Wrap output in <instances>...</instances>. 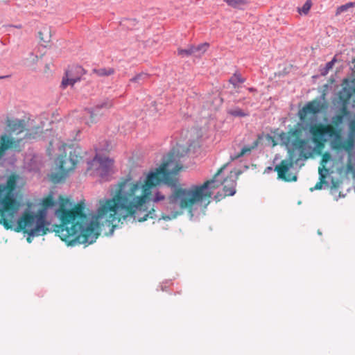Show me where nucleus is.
I'll return each instance as SVG.
<instances>
[{
    "mask_svg": "<svg viewBox=\"0 0 355 355\" xmlns=\"http://www.w3.org/2000/svg\"><path fill=\"white\" fill-rule=\"evenodd\" d=\"M182 168L179 156L171 152L166 161L147 174L143 184L139 182H130V178L122 180L117 184L112 198L99 200L94 220H90L85 213L83 202L76 205L75 245H87L95 242L100 224L115 228L128 218L139 222L155 218V209L147 211L144 206L152 194V189L162 183L175 189L164 202L165 209L170 215H162L164 220L175 218L184 209L191 214L198 208L205 210L211 202L214 190L222 185V182L217 178L224 167L219 168L211 180L188 189L181 187L179 184L178 174Z\"/></svg>",
    "mask_w": 355,
    "mask_h": 355,
    "instance_id": "f257e3e1",
    "label": "nucleus"
},
{
    "mask_svg": "<svg viewBox=\"0 0 355 355\" xmlns=\"http://www.w3.org/2000/svg\"><path fill=\"white\" fill-rule=\"evenodd\" d=\"M19 177L11 174L5 184L0 185V224L5 229L12 228V219L20 208V202L15 198Z\"/></svg>",
    "mask_w": 355,
    "mask_h": 355,
    "instance_id": "f03ea898",
    "label": "nucleus"
},
{
    "mask_svg": "<svg viewBox=\"0 0 355 355\" xmlns=\"http://www.w3.org/2000/svg\"><path fill=\"white\" fill-rule=\"evenodd\" d=\"M60 150L62 153L58 157V165L61 173H54L50 175V180L54 184L62 182L82 158L81 150L78 146L62 144Z\"/></svg>",
    "mask_w": 355,
    "mask_h": 355,
    "instance_id": "7ed1b4c3",
    "label": "nucleus"
},
{
    "mask_svg": "<svg viewBox=\"0 0 355 355\" xmlns=\"http://www.w3.org/2000/svg\"><path fill=\"white\" fill-rule=\"evenodd\" d=\"M49 225L43 211L37 214L25 211L18 220L16 231H23L29 236H42L49 231Z\"/></svg>",
    "mask_w": 355,
    "mask_h": 355,
    "instance_id": "20e7f679",
    "label": "nucleus"
},
{
    "mask_svg": "<svg viewBox=\"0 0 355 355\" xmlns=\"http://www.w3.org/2000/svg\"><path fill=\"white\" fill-rule=\"evenodd\" d=\"M309 132L312 135L313 141L315 144L317 153L321 154L322 150L324 148L327 139L325 135L330 137H334V139H340V131L331 124L316 123L310 126Z\"/></svg>",
    "mask_w": 355,
    "mask_h": 355,
    "instance_id": "39448f33",
    "label": "nucleus"
},
{
    "mask_svg": "<svg viewBox=\"0 0 355 355\" xmlns=\"http://www.w3.org/2000/svg\"><path fill=\"white\" fill-rule=\"evenodd\" d=\"M300 132L297 129H291L288 132H282L279 138L283 144L288 146L293 143V146L300 150V157L307 159L312 156V153L306 152L310 150L311 146L305 139L300 138Z\"/></svg>",
    "mask_w": 355,
    "mask_h": 355,
    "instance_id": "423d86ee",
    "label": "nucleus"
},
{
    "mask_svg": "<svg viewBox=\"0 0 355 355\" xmlns=\"http://www.w3.org/2000/svg\"><path fill=\"white\" fill-rule=\"evenodd\" d=\"M323 108V105L318 99H314L309 102L305 106L299 110L298 116L301 121L309 122L314 120L317 114Z\"/></svg>",
    "mask_w": 355,
    "mask_h": 355,
    "instance_id": "0eeeda50",
    "label": "nucleus"
},
{
    "mask_svg": "<svg viewBox=\"0 0 355 355\" xmlns=\"http://www.w3.org/2000/svg\"><path fill=\"white\" fill-rule=\"evenodd\" d=\"M85 74L84 69L78 65L69 66L66 70L60 87L62 89L68 86L73 87L74 84L80 80L81 77Z\"/></svg>",
    "mask_w": 355,
    "mask_h": 355,
    "instance_id": "6e6552de",
    "label": "nucleus"
},
{
    "mask_svg": "<svg viewBox=\"0 0 355 355\" xmlns=\"http://www.w3.org/2000/svg\"><path fill=\"white\" fill-rule=\"evenodd\" d=\"M355 143V119L351 120L349 123V135L346 141H341V138L338 140L334 139L331 142L333 149L336 150H345L347 152H351Z\"/></svg>",
    "mask_w": 355,
    "mask_h": 355,
    "instance_id": "1a4fd4ad",
    "label": "nucleus"
},
{
    "mask_svg": "<svg viewBox=\"0 0 355 355\" xmlns=\"http://www.w3.org/2000/svg\"><path fill=\"white\" fill-rule=\"evenodd\" d=\"M339 100L342 103L343 110L345 111L348 105L355 106V80L347 83L339 92Z\"/></svg>",
    "mask_w": 355,
    "mask_h": 355,
    "instance_id": "9d476101",
    "label": "nucleus"
},
{
    "mask_svg": "<svg viewBox=\"0 0 355 355\" xmlns=\"http://www.w3.org/2000/svg\"><path fill=\"white\" fill-rule=\"evenodd\" d=\"M294 162L288 159H283L279 165L275 168L277 171L278 178L285 182H295L297 180V176L295 174L289 173V170L293 166Z\"/></svg>",
    "mask_w": 355,
    "mask_h": 355,
    "instance_id": "9b49d317",
    "label": "nucleus"
},
{
    "mask_svg": "<svg viewBox=\"0 0 355 355\" xmlns=\"http://www.w3.org/2000/svg\"><path fill=\"white\" fill-rule=\"evenodd\" d=\"M236 173L233 174V172L232 171L225 179H224L223 182H222V184L223 185V193H220L218 192L215 196V199L217 201L220 200L221 199L224 198L226 196H231L234 195L236 193V180L234 178Z\"/></svg>",
    "mask_w": 355,
    "mask_h": 355,
    "instance_id": "f8f14e48",
    "label": "nucleus"
},
{
    "mask_svg": "<svg viewBox=\"0 0 355 355\" xmlns=\"http://www.w3.org/2000/svg\"><path fill=\"white\" fill-rule=\"evenodd\" d=\"M7 125L9 131L16 135L23 132L26 129V122L23 119H8Z\"/></svg>",
    "mask_w": 355,
    "mask_h": 355,
    "instance_id": "ddd939ff",
    "label": "nucleus"
},
{
    "mask_svg": "<svg viewBox=\"0 0 355 355\" xmlns=\"http://www.w3.org/2000/svg\"><path fill=\"white\" fill-rule=\"evenodd\" d=\"M102 114L101 112L95 107L92 109L87 110L84 116L85 124L92 125V124L96 123Z\"/></svg>",
    "mask_w": 355,
    "mask_h": 355,
    "instance_id": "4468645a",
    "label": "nucleus"
},
{
    "mask_svg": "<svg viewBox=\"0 0 355 355\" xmlns=\"http://www.w3.org/2000/svg\"><path fill=\"white\" fill-rule=\"evenodd\" d=\"M21 139L15 141L13 139H10L6 135H3L0 139V158L4 155L6 150L12 147L17 143L19 144Z\"/></svg>",
    "mask_w": 355,
    "mask_h": 355,
    "instance_id": "2eb2a0df",
    "label": "nucleus"
},
{
    "mask_svg": "<svg viewBox=\"0 0 355 355\" xmlns=\"http://www.w3.org/2000/svg\"><path fill=\"white\" fill-rule=\"evenodd\" d=\"M261 139V136L259 135L258 138L255 141H254L252 146H244L241 149V152L237 155L235 156V158H239V157L245 155L247 153H250L253 149L256 148L258 146Z\"/></svg>",
    "mask_w": 355,
    "mask_h": 355,
    "instance_id": "dca6fc26",
    "label": "nucleus"
},
{
    "mask_svg": "<svg viewBox=\"0 0 355 355\" xmlns=\"http://www.w3.org/2000/svg\"><path fill=\"white\" fill-rule=\"evenodd\" d=\"M94 165H99L103 168H107L112 164V161L107 157L96 155L93 159Z\"/></svg>",
    "mask_w": 355,
    "mask_h": 355,
    "instance_id": "f3484780",
    "label": "nucleus"
},
{
    "mask_svg": "<svg viewBox=\"0 0 355 355\" xmlns=\"http://www.w3.org/2000/svg\"><path fill=\"white\" fill-rule=\"evenodd\" d=\"M39 38L44 44H48L51 40V31L49 28H43L38 33Z\"/></svg>",
    "mask_w": 355,
    "mask_h": 355,
    "instance_id": "a211bd4d",
    "label": "nucleus"
},
{
    "mask_svg": "<svg viewBox=\"0 0 355 355\" xmlns=\"http://www.w3.org/2000/svg\"><path fill=\"white\" fill-rule=\"evenodd\" d=\"M93 73L98 76H109L114 74V69L110 67L94 69H93Z\"/></svg>",
    "mask_w": 355,
    "mask_h": 355,
    "instance_id": "6ab92c4d",
    "label": "nucleus"
},
{
    "mask_svg": "<svg viewBox=\"0 0 355 355\" xmlns=\"http://www.w3.org/2000/svg\"><path fill=\"white\" fill-rule=\"evenodd\" d=\"M55 204V200L52 195H49L47 197L44 198L42 202V206L44 209H46L54 206Z\"/></svg>",
    "mask_w": 355,
    "mask_h": 355,
    "instance_id": "aec40b11",
    "label": "nucleus"
},
{
    "mask_svg": "<svg viewBox=\"0 0 355 355\" xmlns=\"http://www.w3.org/2000/svg\"><path fill=\"white\" fill-rule=\"evenodd\" d=\"M224 1L234 8H242L246 4L245 0H224Z\"/></svg>",
    "mask_w": 355,
    "mask_h": 355,
    "instance_id": "412c9836",
    "label": "nucleus"
},
{
    "mask_svg": "<svg viewBox=\"0 0 355 355\" xmlns=\"http://www.w3.org/2000/svg\"><path fill=\"white\" fill-rule=\"evenodd\" d=\"M209 44L207 43L201 44L197 46H193V48L195 49L193 51L194 55L197 56H200L203 54L207 49Z\"/></svg>",
    "mask_w": 355,
    "mask_h": 355,
    "instance_id": "4be33fe9",
    "label": "nucleus"
},
{
    "mask_svg": "<svg viewBox=\"0 0 355 355\" xmlns=\"http://www.w3.org/2000/svg\"><path fill=\"white\" fill-rule=\"evenodd\" d=\"M312 6L311 0H306L302 8H298L297 11L300 15H307Z\"/></svg>",
    "mask_w": 355,
    "mask_h": 355,
    "instance_id": "5701e85b",
    "label": "nucleus"
},
{
    "mask_svg": "<svg viewBox=\"0 0 355 355\" xmlns=\"http://www.w3.org/2000/svg\"><path fill=\"white\" fill-rule=\"evenodd\" d=\"M114 105V102L112 100L110 99H106L104 100L103 102L98 103L95 106V107L98 108V110L101 112V110L103 108L105 109H110Z\"/></svg>",
    "mask_w": 355,
    "mask_h": 355,
    "instance_id": "b1692460",
    "label": "nucleus"
},
{
    "mask_svg": "<svg viewBox=\"0 0 355 355\" xmlns=\"http://www.w3.org/2000/svg\"><path fill=\"white\" fill-rule=\"evenodd\" d=\"M195 49L193 48V46H189L187 49H178V54L182 57H188L191 55H194L193 51Z\"/></svg>",
    "mask_w": 355,
    "mask_h": 355,
    "instance_id": "393cba45",
    "label": "nucleus"
},
{
    "mask_svg": "<svg viewBox=\"0 0 355 355\" xmlns=\"http://www.w3.org/2000/svg\"><path fill=\"white\" fill-rule=\"evenodd\" d=\"M148 75L147 73H138L137 75H136L135 76H134L133 78H132L130 80V82L140 84L144 80L148 79Z\"/></svg>",
    "mask_w": 355,
    "mask_h": 355,
    "instance_id": "a878e982",
    "label": "nucleus"
},
{
    "mask_svg": "<svg viewBox=\"0 0 355 355\" xmlns=\"http://www.w3.org/2000/svg\"><path fill=\"white\" fill-rule=\"evenodd\" d=\"M230 83L234 85V87L237 86L239 83H244L245 80L241 77L240 73H235L230 79Z\"/></svg>",
    "mask_w": 355,
    "mask_h": 355,
    "instance_id": "bb28decb",
    "label": "nucleus"
},
{
    "mask_svg": "<svg viewBox=\"0 0 355 355\" xmlns=\"http://www.w3.org/2000/svg\"><path fill=\"white\" fill-rule=\"evenodd\" d=\"M320 182H317L314 187V189L319 190L322 189V184L325 182L326 175L322 173V168H319Z\"/></svg>",
    "mask_w": 355,
    "mask_h": 355,
    "instance_id": "cd10ccee",
    "label": "nucleus"
},
{
    "mask_svg": "<svg viewBox=\"0 0 355 355\" xmlns=\"http://www.w3.org/2000/svg\"><path fill=\"white\" fill-rule=\"evenodd\" d=\"M336 61V60L334 58H333L332 60H331L330 62H328L326 64V66H325L323 71L321 73L322 75H323V76L327 75L329 73V71L333 68Z\"/></svg>",
    "mask_w": 355,
    "mask_h": 355,
    "instance_id": "c85d7f7f",
    "label": "nucleus"
},
{
    "mask_svg": "<svg viewBox=\"0 0 355 355\" xmlns=\"http://www.w3.org/2000/svg\"><path fill=\"white\" fill-rule=\"evenodd\" d=\"M165 199V196L160 191L155 192L152 196V200L155 202L163 201Z\"/></svg>",
    "mask_w": 355,
    "mask_h": 355,
    "instance_id": "c756f323",
    "label": "nucleus"
},
{
    "mask_svg": "<svg viewBox=\"0 0 355 355\" xmlns=\"http://www.w3.org/2000/svg\"><path fill=\"white\" fill-rule=\"evenodd\" d=\"M229 114H230L232 116H245L246 114L243 112L242 110L239 108H236L235 110H231L229 112Z\"/></svg>",
    "mask_w": 355,
    "mask_h": 355,
    "instance_id": "7c9ffc66",
    "label": "nucleus"
},
{
    "mask_svg": "<svg viewBox=\"0 0 355 355\" xmlns=\"http://www.w3.org/2000/svg\"><path fill=\"white\" fill-rule=\"evenodd\" d=\"M331 159V155L328 152H325L322 156V160H321V163L322 164V170L324 169L325 171H327V169L324 168V164L325 163H327L329 159Z\"/></svg>",
    "mask_w": 355,
    "mask_h": 355,
    "instance_id": "2f4dec72",
    "label": "nucleus"
},
{
    "mask_svg": "<svg viewBox=\"0 0 355 355\" xmlns=\"http://www.w3.org/2000/svg\"><path fill=\"white\" fill-rule=\"evenodd\" d=\"M352 6H353V3H347L345 5L341 6H340L338 8L337 14L340 13V12H344V11H346L349 8L352 7Z\"/></svg>",
    "mask_w": 355,
    "mask_h": 355,
    "instance_id": "473e14b6",
    "label": "nucleus"
},
{
    "mask_svg": "<svg viewBox=\"0 0 355 355\" xmlns=\"http://www.w3.org/2000/svg\"><path fill=\"white\" fill-rule=\"evenodd\" d=\"M342 120H343V115H340V114L337 115L334 119V123L335 125H338V124H339L340 123L342 122Z\"/></svg>",
    "mask_w": 355,
    "mask_h": 355,
    "instance_id": "72a5a7b5",
    "label": "nucleus"
},
{
    "mask_svg": "<svg viewBox=\"0 0 355 355\" xmlns=\"http://www.w3.org/2000/svg\"><path fill=\"white\" fill-rule=\"evenodd\" d=\"M266 137H267V139H268L269 141H271L272 142V146H276V145H277V142H276V141L274 139V138H273L272 136H270V135H268L266 136Z\"/></svg>",
    "mask_w": 355,
    "mask_h": 355,
    "instance_id": "f704fd0d",
    "label": "nucleus"
},
{
    "mask_svg": "<svg viewBox=\"0 0 355 355\" xmlns=\"http://www.w3.org/2000/svg\"><path fill=\"white\" fill-rule=\"evenodd\" d=\"M34 137H35L34 136H32V135L28 132H26L24 136V139H31V138H34Z\"/></svg>",
    "mask_w": 355,
    "mask_h": 355,
    "instance_id": "c9c22d12",
    "label": "nucleus"
},
{
    "mask_svg": "<svg viewBox=\"0 0 355 355\" xmlns=\"http://www.w3.org/2000/svg\"><path fill=\"white\" fill-rule=\"evenodd\" d=\"M33 236H32V237H33ZM31 236H29V235H28V238H27V241H28V243H31Z\"/></svg>",
    "mask_w": 355,
    "mask_h": 355,
    "instance_id": "e433bc0d",
    "label": "nucleus"
},
{
    "mask_svg": "<svg viewBox=\"0 0 355 355\" xmlns=\"http://www.w3.org/2000/svg\"><path fill=\"white\" fill-rule=\"evenodd\" d=\"M8 76H0V80L4 79V78H8Z\"/></svg>",
    "mask_w": 355,
    "mask_h": 355,
    "instance_id": "4c0bfd02",
    "label": "nucleus"
},
{
    "mask_svg": "<svg viewBox=\"0 0 355 355\" xmlns=\"http://www.w3.org/2000/svg\"><path fill=\"white\" fill-rule=\"evenodd\" d=\"M46 69H49V64H46Z\"/></svg>",
    "mask_w": 355,
    "mask_h": 355,
    "instance_id": "58836bf2",
    "label": "nucleus"
},
{
    "mask_svg": "<svg viewBox=\"0 0 355 355\" xmlns=\"http://www.w3.org/2000/svg\"><path fill=\"white\" fill-rule=\"evenodd\" d=\"M249 90H250V91H253V90H254V89H253V88H249Z\"/></svg>",
    "mask_w": 355,
    "mask_h": 355,
    "instance_id": "ea45409f",
    "label": "nucleus"
}]
</instances>
